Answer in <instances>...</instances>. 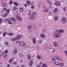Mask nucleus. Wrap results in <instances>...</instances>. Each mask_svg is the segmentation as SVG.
I'll use <instances>...</instances> for the list:
<instances>
[{"instance_id": "29", "label": "nucleus", "mask_w": 67, "mask_h": 67, "mask_svg": "<svg viewBox=\"0 0 67 67\" xmlns=\"http://www.w3.org/2000/svg\"><path fill=\"white\" fill-rule=\"evenodd\" d=\"M47 2L48 3H49V4H50V5H51V1H47Z\"/></svg>"}, {"instance_id": "38", "label": "nucleus", "mask_w": 67, "mask_h": 67, "mask_svg": "<svg viewBox=\"0 0 67 67\" xmlns=\"http://www.w3.org/2000/svg\"><path fill=\"white\" fill-rule=\"evenodd\" d=\"M34 4V2H32L31 4V5H33Z\"/></svg>"}, {"instance_id": "24", "label": "nucleus", "mask_w": 67, "mask_h": 67, "mask_svg": "<svg viewBox=\"0 0 67 67\" xmlns=\"http://www.w3.org/2000/svg\"><path fill=\"white\" fill-rule=\"evenodd\" d=\"M13 3H14V5H15L16 6L18 5H19L18 3L16 2H13Z\"/></svg>"}, {"instance_id": "34", "label": "nucleus", "mask_w": 67, "mask_h": 67, "mask_svg": "<svg viewBox=\"0 0 67 67\" xmlns=\"http://www.w3.org/2000/svg\"><path fill=\"white\" fill-rule=\"evenodd\" d=\"M42 43V41L41 40H39L38 41V43Z\"/></svg>"}, {"instance_id": "25", "label": "nucleus", "mask_w": 67, "mask_h": 67, "mask_svg": "<svg viewBox=\"0 0 67 67\" xmlns=\"http://www.w3.org/2000/svg\"><path fill=\"white\" fill-rule=\"evenodd\" d=\"M10 12V10L9 9L7 10L6 11V13L7 14H9Z\"/></svg>"}, {"instance_id": "48", "label": "nucleus", "mask_w": 67, "mask_h": 67, "mask_svg": "<svg viewBox=\"0 0 67 67\" xmlns=\"http://www.w3.org/2000/svg\"><path fill=\"white\" fill-rule=\"evenodd\" d=\"M42 64H43V61H41L40 62V65H42Z\"/></svg>"}, {"instance_id": "61", "label": "nucleus", "mask_w": 67, "mask_h": 67, "mask_svg": "<svg viewBox=\"0 0 67 67\" xmlns=\"http://www.w3.org/2000/svg\"><path fill=\"white\" fill-rule=\"evenodd\" d=\"M44 31H47V29H46V28H44Z\"/></svg>"}, {"instance_id": "40", "label": "nucleus", "mask_w": 67, "mask_h": 67, "mask_svg": "<svg viewBox=\"0 0 67 67\" xmlns=\"http://www.w3.org/2000/svg\"><path fill=\"white\" fill-rule=\"evenodd\" d=\"M2 22V19L1 18H0V23H1Z\"/></svg>"}, {"instance_id": "35", "label": "nucleus", "mask_w": 67, "mask_h": 67, "mask_svg": "<svg viewBox=\"0 0 67 67\" xmlns=\"http://www.w3.org/2000/svg\"><path fill=\"white\" fill-rule=\"evenodd\" d=\"M16 38H12L11 39L12 41H14V40H16Z\"/></svg>"}, {"instance_id": "37", "label": "nucleus", "mask_w": 67, "mask_h": 67, "mask_svg": "<svg viewBox=\"0 0 67 67\" xmlns=\"http://www.w3.org/2000/svg\"><path fill=\"white\" fill-rule=\"evenodd\" d=\"M60 66H64V63H60Z\"/></svg>"}, {"instance_id": "31", "label": "nucleus", "mask_w": 67, "mask_h": 67, "mask_svg": "<svg viewBox=\"0 0 67 67\" xmlns=\"http://www.w3.org/2000/svg\"><path fill=\"white\" fill-rule=\"evenodd\" d=\"M12 59H9V61H8L9 63H11L12 61Z\"/></svg>"}, {"instance_id": "51", "label": "nucleus", "mask_w": 67, "mask_h": 67, "mask_svg": "<svg viewBox=\"0 0 67 67\" xmlns=\"http://www.w3.org/2000/svg\"><path fill=\"white\" fill-rule=\"evenodd\" d=\"M64 53H65V54H66L67 55V51H64Z\"/></svg>"}, {"instance_id": "50", "label": "nucleus", "mask_w": 67, "mask_h": 67, "mask_svg": "<svg viewBox=\"0 0 67 67\" xmlns=\"http://www.w3.org/2000/svg\"><path fill=\"white\" fill-rule=\"evenodd\" d=\"M20 43V41H17L16 42V44H19V43Z\"/></svg>"}, {"instance_id": "27", "label": "nucleus", "mask_w": 67, "mask_h": 67, "mask_svg": "<svg viewBox=\"0 0 67 67\" xmlns=\"http://www.w3.org/2000/svg\"><path fill=\"white\" fill-rule=\"evenodd\" d=\"M48 11V9H46L45 10H44L43 11V12H47Z\"/></svg>"}, {"instance_id": "7", "label": "nucleus", "mask_w": 67, "mask_h": 67, "mask_svg": "<svg viewBox=\"0 0 67 67\" xmlns=\"http://www.w3.org/2000/svg\"><path fill=\"white\" fill-rule=\"evenodd\" d=\"M32 41H33L34 44H35V43H36V39L34 38H32Z\"/></svg>"}, {"instance_id": "54", "label": "nucleus", "mask_w": 67, "mask_h": 67, "mask_svg": "<svg viewBox=\"0 0 67 67\" xmlns=\"http://www.w3.org/2000/svg\"><path fill=\"white\" fill-rule=\"evenodd\" d=\"M31 8L32 9H34V6H31Z\"/></svg>"}, {"instance_id": "39", "label": "nucleus", "mask_w": 67, "mask_h": 67, "mask_svg": "<svg viewBox=\"0 0 67 67\" xmlns=\"http://www.w3.org/2000/svg\"><path fill=\"white\" fill-rule=\"evenodd\" d=\"M8 23L9 24H12V23L11 21H10L9 20L8 21Z\"/></svg>"}, {"instance_id": "63", "label": "nucleus", "mask_w": 67, "mask_h": 67, "mask_svg": "<svg viewBox=\"0 0 67 67\" xmlns=\"http://www.w3.org/2000/svg\"><path fill=\"white\" fill-rule=\"evenodd\" d=\"M5 44H6V45H8V42H6L5 43Z\"/></svg>"}, {"instance_id": "21", "label": "nucleus", "mask_w": 67, "mask_h": 67, "mask_svg": "<svg viewBox=\"0 0 67 67\" xmlns=\"http://www.w3.org/2000/svg\"><path fill=\"white\" fill-rule=\"evenodd\" d=\"M57 45V42H54L53 43V46H54L56 47Z\"/></svg>"}, {"instance_id": "41", "label": "nucleus", "mask_w": 67, "mask_h": 67, "mask_svg": "<svg viewBox=\"0 0 67 67\" xmlns=\"http://www.w3.org/2000/svg\"><path fill=\"white\" fill-rule=\"evenodd\" d=\"M27 4H25L24 5V7H27Z\"/></svg>"}, {"instance_id": "52", "label": "nucleus", "mask_w": 67, "mask_h": 67, "mask_svg": "<svg viewBox=\"0 0 67 67\" xmlns=\"http://www.w3.org/2000/svg\"><path fill=\"white\" fill-rule=\"evenodd\" d=\"M39 26H42V24L41 23L39 24Z\"/></svg>"}, {"instance_id": "13", "label": "nucleus", "mask_w": 67, "mask_h": 67, "mask_svg": "<svg viewBox=\"0 0 67 67\" xmlns=\"http://www.w3.org/2000/svg\"><path fill=\"white\" fill-rule=\"evenodd\" d=\"M40 37H42V38H44L45 37V35L44 34H41Z\"/></svg>"}, {"instance_id": "17", "label": "nucleus", "mask_w": 67, "mask_h": 67, "mask_svg": "<svg viewBox=\"0 0 67 67\" xmlns=\"http://www.w3.org/2000/svg\"><path fill=\"white\" fill-rule=\"evenodd\" d=\"M33 65V61L32 60L29 63V65L30 66H32Z\"/></svg>"}, {"instance_id": "32", "label": "nucleus", "mask_w": 67, "mask_h": 67, "mask_svg": "<svg viewBox=\"0 0 67 67\" xmlns=\"http://www.w3.org/2000/svg\"><path fill=\"white\" fill-rule=\"evenodd\" d=\"M6 33H7V32H5L3 34V36H5V35H6Z\"/></svg>"}, {"instance_id": "8", "label": "nucleus", "mask_w": 67, "mask_h": 67, "mask_svg": "<svg viewBox=\"0 0 67 67\" xmlns=\"http://www.w3.org/2000/svg\"><path fill=\"white\" fill-rule=\"evenodd\" d=\"M55 5L56 6H59L60 5V3L58 1H56L55 2Z\"/></svg>"}, {"instance_id": "49", "label": "nucleus", "mask_w": 67, "mask_h": 67, "mask_svg": "<svg viewBox=\"0 0 67 67\" xmlns=\"http://www.w3.org/2000/svg\"><path fill=\"white\" fill-rule=\"evenodd\" d=\"M4 15L5 17H7V16L8 15V14H4Z\"/></svg>"}, {"instance_id": "9", "label": "nucleus", "mask_w": 67, "mask_h": 67, "mask_svg": "<svg viewBox=\"0 0 67 67\" xmlns=\"http://www.w3.org/2000/svg\"><path fill=\"white\" fill-rule=\"evenodd\" d=\"M54 18L55 21H57L58 19V16L57 15L55 16L54 17Z\"/></svg>"}, {"instance_id": "47", "label": "nucleus", "mask_w": 67, "mask_h": 67, "mask_svg": "<svg viewBox=\"0 0 67 67\" xmlns=\"http://www.w3.org/2000/svg\"><path fill=\"white\" fill-rule=\"evenodd\" d=\"M41 66V65H38L36 66V67H40Z\"/></svg>"}, {"instance_id": "60", "label": "nucleus", "mask_w": 67, "mask_h": 67, "mask_svg": "<svg viewBox=\"0 0 67 67\" xmlns=\"http://www.w3.org/2000/svg\"><path fill=\"white\" fill-rule=\"evenodd\" d=\"M3 10H4V11H6L7 9H3Z\"/></svg>"}, {"instance_id": "62", "label": "nucleus", "mask_w": 67, "mask_h": 67, "mask_svg": "<svg viewBox=\"0 0 67 67\" xmlns=\"http://www.w3.org/2000/svg\"><path fill=\"white\" fill-rule=\"evenodd\" d=\"M14 9H18L17 7H14Z\"/></svg>"}, {"instance_id": "64", "label": "nucleus", "mask_w": 67, "mask_h": 67, "mask_svg": "<svg viewBox=\"0 0 67 67\" xmlns=\"http://www.w3.org/2000/svg\"><path fill=\"white\" fill-rule=\"evenodd\" d=\"M10 66V64L7 65V67H9Z\"/></svg>"}, {"instance_id": "15", "label": "nucleus", "mask_w": 67, "mask_h": 67, "mask_svg": "<svg viewBox=\"0 0 67 67\" xmlns=\"http://www.w3.org/2000/svg\"><path fill=\"white\" fill-rule=\"evenodd\" d=\"M10 19V20H11V21H14V22H16V19H14L13 18H11Z\"/></svg>"}, {"instance_id": "55", "label": "nucleus", "mask_w": 67, "mask_h": 67, "mask_svg": "<svg viewBox=\"0 0 67 67\" xmlns=\"http://www.w3.org/2000/svg\"><path fill=\"white\" fill-rule=\"evenodd\" d=\"M55 52V49H53V53H54Z\"/></svg>"}, {"instance_id": "58", "label": "nucleus", "mask_w": 67, "mask_h": 67, "mask_svg": "<svg viewBox=\"0 0 67 67\" xmlns=\"http://www.w3.org/2000/svg\"><path fill=\"white\" fill-rule=\"evenodd\" d=\"M16 9H13L12 10L13 11L14 10H16Z\"/></svg>"}, {"instance_id": "20", "label": "nucleus", "mask_w": 67, "mask_h": 67, "mask_svg": "<svg viewBox=\"0 0 67 67\" xmlns=\"http://www.w3.org/2000/svg\"><path fill=\"white\" fill-rule=\"evenodd\" d=\"M42 67H48L47 66L46 64H45V63L43 64V65H42Z\"/></svg>"}, {"instance_id": "6", "label": "nucleus", "mask_w": 67, "mask_h": 67, "mask_svg": "<svg viewBox=\"0 0 67 67\" xmlns=\"http://www.w3.org/2000/svg\"><path fill=\"white\" fill-rule=\"evenodd\" d=\"M19 44L20 46H25V43L23 42H21L19 43Z\"/></svg>"}, {"instance_id": "57", "label": "nucleus", "mask_w": 67, "mask_h": 67, "mask_svg": "<svg viewBox=\"0 0 67 67\" xmlns=\"http://www.w3.org/2000/svg\"><path fill=\"white\" fill-rule=\"evenodd\" d=\"M67 8V6H65V7H64L63 9H66Z\"/></svg>"}, {"instance_id": "42", "label": "nucleus", "mask_w": 67, "mask_h": 67, "mask_svg": "<svg viewBox=\"0 0 67 67\" xmlns=\"http://www.w3.org/2000/svg\"><path fill=\"white\" fill-rule=\"evenodd\" d=\"M42 33H45V31L43 30H42Z\"/></svg>"}, {"instance_id": "56", "label": "nucleus", "mask_w": 67, "mask_h": 67, "mask_svg": "<svg viewBox=\"0 0 67 67\" xmlns=\"http://www.w3.org/2000/svg\"><path fill=\"white\" fill-rule=\"evenodd\" d=\"M2 17H3V18L5 17V16H4V14H3L2 15Z\"/></svg>"}, {"instance_id": "26", "label": "nucleus", "mask_w": 67, "mask_h": 67, "mask_svg": "<svg viewBox=\"0 0 67 67\" xmlns=\"http://www.w3.org/2000/svg\"><path fill=\"white\" fill-rule=\"evenodd\" d=\"M26 3L28 5H30L31 3V2L30 1H27L26 2Z\"/></svg>"}, {"instance_id": "44", "label": "nucleus", "mask_w": 67, "mask_h": 67, "mask_svg": "<svg viewBox=\"0 0 67 67\" xmlns=\"http://www.w3.org/2000/svg\"><path fill=\"white\" fill-rule=\"evenodd\" d=\"M52 13L51 12H50L49 13V16L51 15L52 14Z\"/></svg>"}, {"instance_id": "43", "label": "nucleus", "mask_w": 67, "mask_h": 67, "mask_svg": "<svg viewBox=\"0 0 67 67\" xmlns=\"http://www.w3.org/2000/svg\"><path fill=\"white\" fill-rule=\"evenodd\" d=\"M20 57H23V55L22 54H20Z\"/></svg>"}, {"instance_id": "33", "label": "nucleus", "mask_w": 67, "mask_h": 67, "mask_svg": "<svg viewBox=\"0 0 67 67\" xmlns=\"http://www.w3.org/2000/svg\"><path fill=\"white\" fill-rule=\"evenodd\" d=\"M20 11L21 12H22L23 11V9H20Z\"/></svg>"}, {"instance_id": "2", "label": "nucleus", "mask_w": 67, "mask_h": 67, "mask_svg": "<svg viewBox=\"0 0 67 67\" xmlns=\"http://www.w3.org/2000/svg\"><path fill=\"white\" fill-rule=\"evenodd\" d=\"M54 59V60H56L57 62H58L61 59V57H59V56H56L54 57V58H52V59Z\"/></svg>"}, {"instance_id": "53", "label": "nucleus", "mask_w": 67, "mask_h": 67, "mask_svg": "<svg viewBox=\"0 0 67 67\" xmlns=\"http://www.w3.org/2000/svg\"><path fill=\"white\" fill-rule=\"evenodd\" d=\"M13 64H16V62H13Z\"/></svg>"}, {"instance_id": "16", "label": "nucleus", "mask_w": 67, "mask_h": 67, "mask_svg": "<svg viewBox=\"0 0 67 67\" xmlns=\"http://www.w3.org/2000/svg\"><path fill=\"white\" fill-rule=\"evenodd\" d=\"M28 29H30L32 28V26L31 25H29L27 26Z\"/></svg>"}, {"instance_id": "59", "label": "nucleus", "mask_w": 67, "mask_h": 67, "mask_svg": "<svg viewBox=\"0 0 67 67\" xmlns=\"http://www.w3.org/2000/svg\"><path fill=\"white\" fill-rule=\"evenodd\" d=\"M32 16H34V13H32Z\"/></svg>"}, {"instance_id": "4", "label": "nucleus", "mask_w": 67, "mask_h": 67, "mask_svg": "<svg viewBox=\"0 0 67 67\" xmlns=\"http://www.w3.org/2000/svg\"><path fill=\"white\" fill-rule=\"evenodd\" d=\"M29 19L31 20H35V18H34V16L30 15L29 16Z\"/></svg>"}, {"instance_id": "3", "label": "nucleus", "mask_w": 67, "mask_h": 67, "mask_svg": "<svg viewBox=\"0 0 67 67\" xmlns=\"http://www.w3.org/2000/svg\"><path fill=\"white\" fill-rule=\"evenodd\" d=\"M62 21H63V23L65 24L66 23L67 21H66V19L65 18H63L62 19Z\"/></svg>"}, {"instance_id": "5", "label": "nucleus", "mask_w": 67, "mask_h": 67, "mask_svg": "<svg viewBox=\"0 0 67 67\" xmlns=\"http://www.w3.org/2000/svg\"><path fill=\"white\" fill-rule=\"evenodd\" d=\"M22 36L20 35L19 36H17L16 38L17 40H21V39H22Z\"/></svg>"}, {"instance_id": "18", "label": "nucleus", "mask_w": 67, "mask_h": 67, "mask_svg": "<svg viewBox=\"0 0 67 67\" xmlns=\"http://www.w3.org/2000/svg\"><path fill=\"white\" fill-rule=\"evenodd\" d=\"M13 32L11 33H9L7 34V35H8L10 36H13Z\"/></svg>"}, {"instance_id": "12", "label": "nucleus", "mask_w": 67, "mask_h": 67, "mask_svg": "<svg viewBox=\"0 0 67 67\" xmlns=\"http://www.w3.org/2000/svg\"><path fill=\"white\" fill-rule=\"evenodd\" d=\"M17 53V50L16 49H15L13 51V54L14 55L16 54Z\"/></svg>"}, {"instance_id": "10", "label": "nucleus", "mask_w": 67, "mask_h": 67, "mask_svg": "<svg viewBox=\"0 0 67 67\" xmlns=\"http://www.w3.org/2000/svg\"><path fill=\"white\" fill-rule=\"evenodd\" d=\"M2 55L3 57H5L7 55V54L5 52H3L2 53Z\"/></svg>"}, {"instance_id": "36", "label": "nucleus", "mask_w": 67, "mask_h": 67, "mask_svg": "<svg viewBox=\"0 0 67 67\" xmlns=\"http://www.w3.org/2000/svg\"><path fill=\"white\" fill-rule=\"evenodd\" d=\"M37 58L38 59H41V57L39 55H38L37 56Z\"/></svg>"}, {"instance_id": "1", "label": "nucleus", "mask_w": 67, "mask_h": 67, "mask_svg": "<svg viewBox=\"0 0 67 67\" xmlns=\"http://www.w3.org/2000/svg\"><path fill=\"white\" fill-rule=\"evenodd\" d=\"M64 32V30H63L55 31L54 33L55 35H54V36L56 38L60 37V35H61V34L59 33V32H60V33H63Z\"/></svg>"}, {"instance_id": "28", "label": "nucleus", "mask_w": 67, "mask_h": 67, "mask_svg": "<svg viewBox=\"0 0 67 67\" xmlns=\"http://www.w3.org/2000/svg\"><path fill=\"white\" fill-rule=\"evenodd\" d=\"M58 10V9H54V10L53 11V12L54 13H55V12H57V11Z\"/></svg>"}, {"instance_id": "30", "label": "nucleus", "mask_w": 67, "mask_h": 67, "mask_svg": "<svg viewBox=\"0 0 67 67\" xmlns=\"http://www.w3.org/2000/svg\"><path fill=\"white\" fill-rule=\"evenodd\" d=\"M13 4V2L12 0L10 1L9 2V4Z\"/></svg>"}, {"instance_id": "45", "label": "nucleus", "mask_w": 67, "mask_h": 67, "mask_svg": "<svg viewBox=\"0 0 67 67\" xmlns=\"http://www.w3.org/2000/svg\"><path fill=\"white\" fill-rule=\"evenodd\" d=\"M10 20H9L8 19H5V21H8L9 22Z\"/></svg>"}, {"instance_id": "23", "label": "nucleus", "mask_w": 67, "mask_h": 67, "mask_svg": "<svg viewBox=\"0 0 67 67\" xmlns=\"http://www.w3.org/2000/svg\"><path fill=\"white\" fill-rule=\"evenodd\" d=\"M7 4H6L5 3H3V4L2 5V7H7Z\"/></svg>"}, {"instance_id": "19", "label": "nucleus", "mask_w": 67, "mask_h": 67, "mask_svg": "<svg viewBox=\"0 0 67 67\" xmlns=\"http://www.w3.org/2000/svg\"><path fill=\"white\" fill-rule=\"evenodd\" d=\"M53 59V58L52 59V62L53 64H55V62H57L56 61V60L54 59V58L53 59Z\"/></svg>"}, {"instance_id": "22", "label": "nucleus", "mask_w": 67, "mask_h": 67, "mask_svg": "<svg viewBox=\"0 0 67 67\" xmlns=\"http://www.w3.org/2000/svg\"><path fill=\"white\" fill-rule=\"evenodd\" d=\"M55 64L57 66H58L59 65V62H56L55 63Z\"/></svg>"}, {"instance_id": "11", "label": "nucleus", "mask_w": 67, "mask_h": 67, "mask_svg": "<svg viewBox=\"0 0 67 67\" xmlns=\"http://www.w3.org/2000/svg\"><path fill=\"white\" fill-rule=\"evenodd\" d=\"M17 19L20 21L22 20V18H20V17L19 16L17 17Z\"/></svg>"}, {"instance_id": "46", "label": "nucleus", "mask_w": 67, "mask_h": 67, "mask_svg": "<svg viewBox=\"0 0 67 67\" xmlns=\"http://www.w3.org/2000/svg\"><path fill=\"white\" fill-rule=\"evenodd\" d=\"M9 52V51H7V50H6L5 51V53H8Z\"/></svg>"}, {"instance_id": "14", "label": "nucleus", "mask_w": 67, "mask_h": 67, "mask_svg": "<svg viewBox=\"0 0 67 67\" xmlns=\"http://www.w3.org/2000/svg\"><path fill=\"white\" fill-rule=\"evenodd\" d=\"M31 55L29 54L27 55V58H28V60H30V58H31Z\"/></svg>"}]
</instances>
